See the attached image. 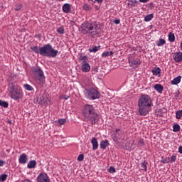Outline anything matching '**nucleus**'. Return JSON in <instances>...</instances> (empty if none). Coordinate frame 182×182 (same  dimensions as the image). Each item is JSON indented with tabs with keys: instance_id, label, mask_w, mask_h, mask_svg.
<instances>
[{
	"instance_id": "obj_35",
	"label": "nucleus",
	"mask_w": 182,
	"mask_h": 182,
	"mask_svg": "<svg viewBox=\"0 0 182 182\" xmlns=\"http://www.w3.org/2000/svg\"><path fill=\"white\" fill-rule=\"evenodd\" d=\"M6 178H8V175L6 174H2L0 176V181H5V180H6Z\"/></svg>"
},
{
	"instance_id": "obj_40",
	"label": "nucleus",
	"mask_w": 182,
	"mask_h": 182,
	"mask_svg": "<svg viewBox=\"0 0 182 182\" xmlns=\"http://www.w3.org/2000/svg\"><path fill=\"white\" fill-rule=\"evenodd\" d=\"M176 160H177V156H176V155H172L170 158V162L174 163Z\"/></svg>"
},
{
	"instance_id": "obj_34",
	"label": "nucleus",
	"mask_w": 182,
	"mask_h": 182,
	"mask_svg": "<svg viewBox=\"0 0 182 182\" xmlns=\"http://www.w3.org/2000/svg\"><path fill=\"white\" fill-rule=\"evenodd\" d=\"M119 132H120V129H117L116 131H115V137L117 139H122V137H120V134L119 133Z\"/></svg>"
},
{
	"instance_id": "obj_3",
	"label": "nucleus",
	"mask_w": 182,
	"mask_h": 182,
	"mask_svg": "<svg viewBox=\"0 0 182 182\" xmlns=\"http://www.w3.org/2000/svg\"><path fill=\"white\" fill-rule=\"evenodd\" d=\"M82 114L85 122H90L91 124H96L99 122V114L92 105H85L82 109Z\"/></svg>"
},
{
	"instance_id": "obj_9",
	"label": "nucleus",
	"mask_w": 182,
	"mask_h": 182,
	"mask_svg": "<svg viewBox=\"0 0 182 182\" xmlns=\"http://www.w3.org/2000/svg\"><path fill=\"white\" fill-rule=\"evenodd\" d=\"M129 63L133 68H136V66H137V65H140V60H139V59L136 60V59H134V58L130 57L129 58Z\"/></svg>"
},
{
	"instance_id": "obj_46",
	"label": "nucleus",
	"mask_w": 182,
	"mask_h": 182,
	"mask_svg": "<svg viewBox=\"0 0 182 182\" xmlns=\"http://www.w3.org/2000/svg\"><path fill=\"white\" fill-rule=\"evenodd\" d=\"M95 2H97V4H102L103 2V0H95L94 4Z\"/></svg>"
},
{
	"instance_id": "obj_52",
	"label": "nucleus",
	"mask_w": 182,
	"mask_h": 182,
	"mask_svg": "<svg viewBox=\"0 0 182 182\" xmlns=\"http://www.w3.org/2000/svg\"><path fill=\"white\" fill-rule=\"evenodd\" d=\"M9 123H11V121H10V120H9Z\"/></svg>"
},
{
	"instance_id": "obj_6",
	"label": "nucleus",
	"mask_w": 182,
	"mask_h": 182,
	"mask_svg": "<svg viewBox=\"0 0 182 182\" xmlns=\"http://www.w3.org/2000/svg\"><path fill=\"white\" fill-rule=\"evenodd\" d=\"M85 97L90 100H96L100 98V92L95 88L86 89L85 90Z\"/></svg>"
},
{
	"instance_id": "obj_19",
	"label": "nucleus",
	"mask_w": 182,
	"mask_h": 182,
	"mask_svg": "<svg viewBox=\"0 0 182 182\" xmlns=\"http://www.w3.org/2000/svg\"><path fill=\"white\" fill-rule=\"evenodd\" d=\"M161 69L160 68H154L152 70V73L154 76H158L159 73H161Z\"/></svg>"
},
{
	"instance_id": "obj_13",
	"label": "nucleus",
	"mask_w": 182,
	"mask_h": 182,
	"mask_svg": "<svg viewBox=\"0 0 182 182\" xmlns=\"http://www.w3.org/2000/svg\"><path fill=\"white\" fill-rule=\"evenodd\" d=\"M63 12L65 14H69L70 12V5L69 4H65L63 6Z\"/></svg>"
},
{
	"instance_id": "obj_41",
	"label": "nucleus",
	"mask_w": 182,
	"mask_h": 182,
	"mask_svg": "<svg viewBox=\"0 0 182 182\" xmlns=\"http://www.w3.org/2000/svg\"><path fill=\"white\" fill-rule=\"evenodd\" d=\"M85 159V155L83 154H80L78 156L77 160L78 161H83V159Z\"/></svg>"
},
{
	"instance_id": "obj_39",
	"label": "nucleus",
	"mask_w": 182,
	"mask_h": 182,
	"mask_svg": "<svg viewBox=\"0 0 182 182\" xmlns=\"http://www.w3.org/2000/svg\"><path fill=\"white\" fill-rule=\"evenodd\" d=\"M21 9H22V4H16L15 6L14 10L15 11H21Z\"/></svg>"
},
{
	"instance_id": "obj_33",
	"label": "nucleus",
	"mask_w": 182,
	"mask_h": 182,
	"mask_svg": "<svg viewBox=\"0 0 182 182\" xmlns=\"http://www.w3.org/2000/svg\"><path fill=\"white\" fill-rule=\"evenodd\" d=\"M129 144H132V146H129V149L134 150V148L136 147V145L134 144V140L130 141Z\"/></svg>"
},
{
	"instance_id": "obj_25",
	"label": "nucleus",
	"mask_w": 182,
	"mask_h": 182,
	"mask_svg": "<svg viewBox=\"0 0 182 182\" xmlns=\"http://www.w3.org/2000/svg\"><path fill=\"white\" fill-rule=\"evenodd\" d=\"M173 132H174L175 133H177V132H178L180 130V125L178 124H176L173 125Z\"/></svg>"
},
{
	"instance_id": "obj_30",
	"label": "nucleus",
	"mask_w": 182,
	"mask_h": 182,
	"mask_svg": "<svg viewBox=\"0 0 182 182\" xmlns=\"http://www.w3.org/2000/svg\"><path fill=\"white\" fill-rule=\"evenodd\" d=\"M0 106H2L3 107L6 108L8 107V106H9V105L8 104L7 102L0 100Z\"/></svg>"
},
{
	"instance_id": "obj_15",
	"label": "nucleus",
	"mask_w": 182,
	"mask_h": 182,
	"mask_svg": "<svg viewBox=\"0 0 182 182\" xmlns=\"http://www.w3.org/2000/svg\"><path fill=\"white\" fill-rule=\"evenodd\" d=\"M155 90L158 91V93H163L164 87L160 84H156L154 86Z\"/></svg>"
},
{
	"instance_id": "obj_22",
	"label": "nucleus",
	"mask_w": 182,
	"mask_h": 182,
	"mask_svg": "<svg viewBox=\"0 0 182 182\" xmlns=\"http://www.w3.org/2000/svg\"><path fill=\"white\" fill-rule=\"evenodd\" d=\"M161 163H163L164 164H166L168 163H171L170 162V157H166L164 158V156L161 157Z\"/></svg>"
},
{
	"instance_id": "obj_31",
	"label": "nucleus",
	"mask_w": 182,
	"mask_h": 182,
	"mask_svg": "<svg viewBox=\"0 0 182 182\" xmlns=\"http://www.w3.org/2000/svg\"><path fill=\"white\" fill-rule=\"evenodd\" d=\"M128 5H131V6H135L137 4V1L136 0H129Z\"/></svg>"
},
{
	"instance_id": "obj_2",
	"label": "nucleus",
	"mask_w": 182,
	"mask_h": 182,
	"mask_svg": "<svg viewBox=\"0 0 182 182\" xmlns=\"http://www.w3.org/2000/svg\"><path fill=\"white\" fill-rule=\"evenodd\" d=\"M81 31L82 33H89L92 38H96L102 32V28L97 22H85L81 25Z\"/></svg>"
},
{
	"instance_id": "obj_8",
	"label": "nucleus",
	"mask_w": 182,
	"mask_h": 182,
	"mask_svg": "<svg viewBox=\"0 0 182 182\" xmlns=\"http://www.w3.org/2000/svg\"><path fill=\"white\" fill-rule=\"evenodd\" d=\"M37 181L38 182H50L49 180V177L48 176V174L45 173H40L38 176L37 177Z\"/></svg>"
},
{
	"instance_id": "obj_4",
	"label": "nucleus",
	"mask_w": 182,
	"mask_h": 182,
	"mask_svg": "<svg viewBox=\"0 0 182 182\" xmlns=\"http://www.w3.org/2000/svg\"><path fill=\"white\" fill-rule=\"evenodd\" d=\"M31 49L35 53H40L42 56H47V58H55V56H58V53H59V51L54 50L50 44H47L40 48L38 46H33L31 47Z\"/></svg>"
},
{
	"instance_id": "obj_28",
	"label": "nucleus",
	"mask_w": 182,
	"mask_h": 182,
	"mask_svg": "<svg viewBox=\"0 0 182 182\" xmlns=\"http://www.w3.org/2000/svg\"><path fill=\"white\" fill-rule=\"evenodd\" d=\"M141 170H143L144 171H147V162L144 161L141 164Z\"/></svg>"
},
{
	"instance_id": "obj_43",
	"label": "nucleus",
	"mask_w": 182,
	"mask_h": 182,
	"mask_svg": "<svg viewBox=\"0 0 182 182\" xmlns=\"http://www.w3.org/2000/svg\"><path fill=\"white\" fill-rule=\"evenodd\" d=\"M114 23H115L116 25H119V23H120V19H116L114 21Z\"/></svg>"
},
{
	"instance_id": "obj_7",
	"label": "nucleus",
	"mask_w": 182,
	"mask_h": 182,
	"mask_svg": "<svg viewBox=\"0 0 182 182\" xmlns=\"http://www.w3.org/2000/svg\"><path fill=\"white\" fill-rule=\"evenodd\" d=\"M33 73L35 75L36 82L38 85H43L45 82V75L40 68H33Z\"/></svg>"
},
{
	"instance_id": "obj_24",
	"label": "nucleus",
	"mask_w": 182,
	"mask_h": 182,
	"mask_svg": "<svg viewBox=\"0 0 182 182\" xmlns=\"http://www.w3.org/2000/svg\"><path fill=\"white\" fill-rule=\"evenodd\" d=\"M79 60L80 62H83V63H87V57L86 55H80Z\"/></svg>"
},
{
	"instance_id": "obj_27",
	"label": "nucleus",
	"mask_w": 182,
	"mask_h": 182,
	"mask_svg": "<svg viewBox=\"0 0 182 182\" xmlns=\"http://www.w3.org/2000/svg\"><path fill=\"white\" fill-rule=\"evenodd\" d=\"M182 117V110L176 111V118L178 119H181Z\"/></svg>"
},
{
	"instance_id": "obj_49",
	"label": "nucleus",
	"mask_w": 182,
	"mask_h": 182,
	"mask_svg": "<svg viewBox=\"0 0 182 182\" xmlns=\"http://www.w3.org/2000/svg\"><path fill=\"white\" fill-rule=\"evenodd\" d=\"M178 151L181 154H182V146H179Z\"/></svg>"
},
{
	"instance_id": "obj_11",
	"label": "nucleus",
	"mask_w": 182,
	"mask_h": 182,
	"mask_svg": "<svg viewBox=\"0 0 182 182\" xmlns=\"http://www.w3.org/2000/svg\"><path fill=\"white\" fill-rule=\"evenodd\" d=\"M18 161L21 163V164H26V163L28 161V156H26L25 154H21L19 157Z\"/></svg>"
},
{
	"instance_id": "obj_38",
	"label": "nucleus",
	"mask_w": 182,
	"mask_h": 182,
	"mask_svg": "<svg viewBox=\"0 0 182 182\" xmlns=\"http://www.w3.org/2000/svg\"><path fill=\"white\" fill-rule=\"evenodd\" d=\"M58 123H59L60 125H63L65 123H66V119H60L58 120Z\"/></svg>"
},
{
	"instance_id": "obj_26",
	"label": "nucleus",
	"mask_w": 182,
	"mask_h": 182,
	"mask_svg": "<svg viewBox=\"0 0 182 182\" xmlns=\"http://www.w3.org/2000/svg\"><path fill=\"white\" fill-rule=\"evenodd\" d=\"M166 43V40L161 38L159 41L157 42V46H163Z\"/></svg>"
},
{
	"instance_id": "obj_44",
	"label": "nucleus",
	"mask_w": 182,
	"mask_h": 182,
	"mask_svg": "<svg viewBox=\"0 0 182 182\" xmlns=\"http://www.w3.org/2000/svg\"><path fill=\"white\" fill-rule=\"evenodd\" d=\"M139 144H141V146H144V141L143 139L139 140Z\"/></svg>"
},
{
	"instance_id": "obj_48",
	"label": "nucleus",
	"mask_w": 182,
	"mask_h": 182,
	"mask_svg": "<svg viewBox=\"0 0 182 182\" xmlns=\"http://www.w3.org/2000/svg\"><path fill=\"white\" fill-rule=\"evenodd\" d=\"M63 99H65V100H68V99H69V96H68V95H64V96L63 97Z\"/></svg>"
},
{
	"instance_id": "obj_20",
	"label": "nucleus",
	"mask_w": 182,
	"mask_h": 182,
	"mask_svg": "<svg viewBox=\"0 0 182 182\" xmlns=\"http://www.w3.org/2000/svg\"><path fill=\"white\" fill-rule=\"evenodd\" d=\"M114 53L113 51H106L102 54V58H107V56H113Z\"/></svg>"
},
{
	"instance_id": "obj_5",
	"label": "nucleus",
	"mask_w": 182,
	"mask_h": 182,
	"mask_svg": "<svg viewBox=\"0 0 182 182\" xmlns=\"http://www.w3.org/2000/svg\"><path fill=\"white\" fill-rule=\"evenodd\" d=\"M9 92L10 93V97L14 99V100H19V99L23 97V94L22 93L21 87L14 83L9 85Z\"/></svg>"
},
{
	"instance_id": "obj_42",
	"label": "nucleus",
	"mask_w": 182,
	"mask_h": 182,
	"mask_svg": "<svg viewBox=\"0 0 182 182\" xmlns=\"http://www.w3.org/2000/svg\"><path fill=\"white\" fill-rule=\"evenodd\" d=\"M109 173H116V168H114V167H113V166H111L109 169Z\"/></svg>"
},
{
	"instance_id": "obj_21",
	"label": "nucleus",
	"mask_w": 182,
	"mask_h": 182,
	"mask_svg": "<svg viewBox=\"0 0 182 182\" xmlns=\"http://www.w3.org/2000/svg\"><path fill=\"white\" fill-rule=\"evenodd\" d=\"M168 41L169 42H174L176 41V36H174V33H170L168 34Z\"/></svg>"
},
{
	"instance_id": "obj_51",
	"label": "nucleus",
	"mask_w": 182,
	"mask_h": 182,
	"mask_svg": "<svg viewBox=\"0 0 182 182\" xmlns=\"http://www.w3.org/2000/svg\"><path fill=\"white\" fill-rule=\"evenodd\" d=\"M181 49H182V43H181Z\"/></svg>"
},
{
	"instance_id": "obj_45",
	"label": "nucleus",
	"mask_w": 182,
	"mask_h": 182,
	"mask_svg": "<svg viewBox=\"0 0 182 182\" xmlns=\"http://www.w3.org/2000/svg\"><path fill=\"white\" fill-rule=\"evenodd\" d=\"M5 164V161L0 159V167H2Z\"/></svg>"
},
{
	"instance_id": "obj_29",
	"label": "nucleus",
	"mask_w": 182,
	"mask_h": 182,
	"mask_svg": "<svg viewBox=\"0 0 182 182\" xmlns=\"http://www.w3.org/2000/svg\"><path fill=\"white\" fill-rule=\"evenodd\" d=\"M24 88L26 89V90H29L30 92H32V90H33V87H32V86H31L29 84L24 85Z\"/></svg>"
},
{
	"instance_id": "obj_12",
	"label": "nucleus",
	"mask_w": 182,
	"mask_h": 182,
	"mask_svg": "<svg viewBox=\"0 0 182 182\" xmlns=\"http://www.w3.org/2000/svg\"><path fill=\"white\" fill-rule=\"evenodd\" d=\"M91 143L92 144V150H97L99 148V143L97 142V139L93 137L92 139Z\"/></svg>"
},
{
	"instance_id": "obj_32",
	"label": "nucleus",
	"mask_w": 182,
	"mask_h": 182,
	"mask_svg": "<svg viewBox=\"0 0 182 182\" xmlns=\"http://www.w3.org/2000/svg\"><path fill=\"white\" fill-rule=\"evenodd\" d=\"M99 49H100V46L93 47L91 50H90V51L96 53L97 50H99Z\"/></svg>"
},
{
	"instance_id": "obj_16",
	"label": "nucleus",
	"mask_w": 182,
	"mask_h": 182,
	"mask_svg": "<svg viewBox=\"0 0 182 182\" xmlns=\"http://www.w3.org/2000/svg\"><path fill=\"white\" fill-rule=\"evenodd\" d=\"M28 168H35L36 167V161L32 160L30 161L27 165Z\"/></svg>"
},
{
	"instance_id": "obj_17",
	"label": "nucleus",
	"mask_w": 182,
	"mask_h": 182,
	"mask_svg": "<svg viewBox=\"0 0 182 182\" xmlns=\"http://www.w3.org/2000/svg\"><path fill=\"white\" fill-rule=\"evenodd\" d=\"M181 82V76H178L171 81L172 85H178Z\"/></svg>"
},
{
	"instance_id": "obj_47",
	"label": "nucleus",
	"mask_w": 182,
	"mask_h": 182,
	"mask_svg": "<svg viewBox=\"0 0 182 182\" xmlns=\"http://www.w3.org/2000/svg\"><path fill=\"white\" fill-rule=\"evenodd\" d=\"M149 0H139V2H141L142 4H146V2H149Z\"/></svg>"
},
{
	"instance_id": "obj_14",
	"label": "nucleus",
	"mask_w": 182,
	"mask_h": 182,
	"mask_svg": "<svg viewBox=\"0 0 182 182\" xmlns=\"http://www.w3.org/2000/svg\"><path fill=\"white\" fill-rule=\"evenodd\" d=\"M81 68L82 72L87 73L90 70V65H89L87 63H84Z\"/></svg>"
},
{
	"instance_id": "obj_50",
	"label": "nucleus",
	"mask_w": 182,
	"mask_h": 182,
	"mask_svg": "<svg viewBox=\"0 0 182 182\" xmlns=\"http://www.w3.org/2000/svg\"><path fill=\"white\" fill-rule=\"evenodd\" d=\"M96 9L99 10L100 9L99 6H96Z\"/></svg>"
},
{
	"instance_id": "obj_36",
	"label": "nucleus",
	"mask_w": 182,
	"mask_h": 182,
	"mask_svg": "<svg viewBox=\"0 0 182 182\" xmlns=\"http://www.w3.org/2000/svg\"><path fill=\"white\" fill-rule=\"evenodd\" d=\"M82 9H84V11H90V6L85 4L82 6Z\"/></svg>"
},
{
	"instance_id": "obj_10",
	"label": "nucleus",
	"mask_w": 182,
	"mask_h": 182,
	"mask_svg": "<svg viewBox=\"0 0 182 182\" xmlns=\"http://www.w3.org/2000/svg\"><path fill=\"white\" fill-rule=\"evenodd\" d=\"M173 59L177 63L181 62L182 61V53L181 52L175 53L173 54Z\"/></svg>"
},
{
	"instance_id": "obj_53",
	"label": "nucleus",
	"mask_w": 182,
	"mask_h": 182,
	"mask_svg": "<svg viewBox=\"0 0 182 182\" xmlns=\"http://www.w3.org/2000/svg\"><path fill=\"white\" fill-rule=\"evenodd\" d=\"M88 1H93V0H88Z\"/></svg>"
},
{
	"instance_id": "obj_23",
	"label": "nucleus",
	"mask_w": 182,
	"mask_h": 182,
	"mask_svg": "<svg viewBox=\"0 0 182 182\" xmlns=\"http://www.w3.org/2000/svg\"><path fill=\"white\" fill-rule=\"evenodd\" d=\"M152 18H154V16L153 15V14L147 15L145 16L144 21H145V22H150V21H151Z\"/></svg>"
},
{
	"instance_id": "obj_37",
	"label": "nucleus",
	"mask_w": 182,
	"mask_h": 182,
	"mask_svg": "<svg viewBox=\"0 0 182 182\" xmlns=\"http://www.w3.org/2000/svg\"><path fill=\"white\" fill-rule=\"evenodd\" d=\"M57 32L63 35V33H65V29L63 27H60L58 28Z\"/></svg>"
},
{
	"instance_id": "obj_1",
	"label": "nucleus",
	"mask_w": 182,
	"mask_h": 182,
	"mask_svg": "<svg viewBox=\"0 0 182 182\" xmlns=\"http://www.w3.org/2000/svg\"><path fill=\"white\" fill-rule=\"evenodd\" d=\"M138 106L140 116H146L149 114L153 106V101H151V98L149 95H144L139 99Z\"/></svg>"
},
{
	"instance_id": "obj_18",
	"label": "nucleus",
	"mask_w": 182,
	"mask_h": 182,
	"mask_svg": "<svg viewBox=\"0 0 182 182\" xmlns=\"http://www.w3.org/2000/svg\"><path fill=\"white\" fill-rule=\"evenodd\" d=\"M109 146V141H102L100 143V149H102V150H105L106 147Z\"/></svg>"
}]
</instances>
